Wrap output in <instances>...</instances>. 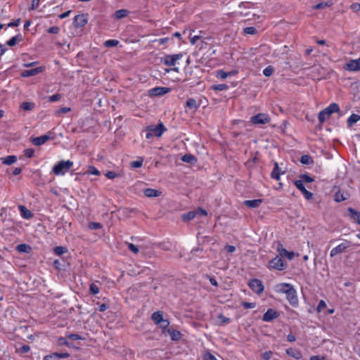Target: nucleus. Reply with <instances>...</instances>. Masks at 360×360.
<instances>
[{
  "label": "nucleus",
  "instance_id": "09e8293b",
  "mask_svg": "<svg viewBox=\"0 0 360 360\" xmlns=\"http://www.w3.org/2000/svg\"><path fill=\"white\" fill-rule=\"evenodd\" d=\"M89 290L91 294L96 295L99 292V288L96 284L92 283L90 285Z\"/></svg>",
  "mask_w": 360,
  "mask_h": 360
},
{
  "label": "nucleus",
  "instance_id": "774afa93",
  "mask_svg": "<svg viewBox=\"0 0 360 360\" xmlns=\"http://www.w3.org/2000/svg\"><path fill=\"white\" fill-rule=\"evenodd\" d=\"M310 360H327L326 356H321L318 355L311 356Z\"/></svg>",
  "mask_w": 360,
  "mask_h": 360
},
{
  "label": "nucleus",
  "instance_id": "4be33fe9",
  "mask_svg": "<svg viewBox=\"0 0 360 360\" xmlns=\"http://www.w3.org/2000/svg\"><path fill=\"white\" fill-rule=\"evenodd\" d=\"M347 211L351 219H352L360 225V212L352 207H349Z\"/></svg>",
  "mask_w": 360,
  "mask_h": 360
},
{
  "label": "nucleus",
  "instance_id": "bb28decb",
  "mask_svg": "<svg viewBox=\"0 0 360 360\" xmlns=\"http://www.w3.org/2000/svg\"><path fill=\"white\" fill-rule=\"evenodd\" d=\"M18 209L20 212L22 217L25 219H30L32 217V213L27 210L24 205H19Z\"/></svg>",
  "mask_w": 360,
  "mask_h": 360
},
{
  "label": "nucleus",
  "instance_id": "412c9836",
  "mask_svg": "<svg viewBox=\"0 0 360 360\" xmlns=\"http://www.w3.org/2000/svg\"><path fill=\"white\" fill-rule=\"evenodd\" d=\"M286 354L295 359H300L302 357L301 352L294 348L287 349Z\"/></svg>",
  "mask_w": 360,
  "mask_h": 360
},
{
  "label": "nucleus",
  "instance_id": "f03ea898",
  "mask_svg": "<svg viewBox=\"0 0 360 360\" xmlns=\"http://www.w3.org/2000/svg\"><path fill=\"white\" fill-rule=\"evenodd\" d=\"M73 165V162L70 160H62L58 162L53 167L52 172L56 175H62L64 174L66 172H68L70 167Z\"/></svg>",
  "mask_w": 360,
  "mask_h": 360
},
{
  "label": "nucleus",
  "instance_id": "a19ab883",
  "mask_svg": "<svg viewBox=\"0 0 360 360\" xmlns=\"http://www.w3.org/2000/svg\"><path fill=\"white\" fill-rule=\"evenodd\" d=\"M157 325H159L160 327L163 330V333H165L167 331L166 329H167L169 322L167 319H162L161 322L158 323Z\"/></svg>",
  "mask_w": 360,
  "mask_h": 360
},
{
  "label": "nucleus",
  "instance_id": "20e7f679",
  "mask_svg": "<svg viewBox=\"0 0 360 360\" xmlns=\"http://www.w3.org/2000/svg\"><path fill=\"white\" fill-rule=\"evenodd\" d=\"M183 57V53H178L174 55H166L161 58V62L167 66H174L178 60Z\"/></svg>",
  "mask_w": 360,
  "mask_h": 360
},
{
  "label": "nucleus",
  "instance_id": "338daca9",
  "mask_svg": "<svg viewBox=\"0 0 360 360\" xmlns=\"http://www.w3.org/2000/svg\"><path fill=\"white\" fill-rule=\"evenodd\" d=\"M204 360H217V359L214 355L208 352L206 355H205Z\"/></svg>",
  "mask_w": 360,
  "mask_h": 360
},
{
  "label": "nucleus",
  "instance_id": "c85d7f7f",
  "mask_svg": "<svg viewBox=\"0 0 360 360\" xmlns=\"http://www.w3.org/2000/svg\"><path fill=\"white\" fill-rule=\"evenodd\" d=\"M181 160L187 163L195 164L197 162V158L191 154H185L181 158Z\"/></svg>",
  "mask_w": 360,
  "mask_h": 360
},
{
  "label": "nucleus",
  "instance_id": "6e6d98bb",
  "mask_svg": "<svg viewBox=\"0 0 360 360\" xmlns=\"http://www.w3.org/2000/svg\"><path fill=\"white\" fill-rule=\"evenodd\" d=\"M18 350L21 354H25V353H27L28 352H30V347L29 345H24L21 346Z\"/></svg>",
  "mask_w": 360,
  "mask_h": 360
},
{
  "label": "nucleus",
  "instance_id": "4468645a",
  "mask_svg": "<svg viewBox=\"0 0 360 360\" xmlns=\"http://www.w3.org/2000/svg\"><path fill=\"white\" fill-rule=\"evenodd\" d=\"M70 356L68 352H54L44 356V360H59L60 359H65Z\"/></svg>",
  "mask_w": 360,
  "mask_h": 360
},
{
  "label": "nucleus",
  "instance_id": "473e14b6",
  "mask_svg": "<svg viewBox=\"0 0 360 360\" xmlns=\"http://www.w3.org/2000/svg\"><path fill=\"white\" fill-rule=\"evenodd\" d=\"M15 249L18 252L29 253L31 251L32 248L27 244H20L16 246Z\"/></svg>",
  "mask_w": 360,
  "mask_h": 360
},
{
  "label": "nucleus",
  "instance_id": "5701e85b",
  "mask_svg": "<svg viewBox=\"0 0 360 360\" xmlns=\"http://www.w3.org/2000/svg\"><path fill=\"white\" fill-rule=\"evenodd\" d=\"M143 193L146 197L153 198L160 196L161 195V191L148 188L143 190Z\"/></svg>",
  "mask_w": 360,
  "mask_h": 360
},
{
  "label": "nucleus",
  "instance_id": "2f4dec72",
  "mask_svg": "<svg viewBox=\"0 0 360 360\" xmlns=\"http://www.w3.org/2000/svg\"><path fill=\"white\" fill-rule=\"evenodd\" d=\"M360 120V115L357 114H352L347 119L348 127H352L354 124Z\"/></svg>",
  "mask_w": 360,
  "mask_h": 360
},
{
  "label": "nucleus",
  "instance_id": "c9c22d12",
  "mask_svg": "<svg viewBox=\"0 0 360 360\" xmlns=\"http://www.w3.org/2000/svg\"><path fill=\"white\" fill-rule=\"evenodd\" d=\"M186 106L191 110H197L198 108L196 101L193 98H190L186 101Z\"/></svg>",
  "mask_w": 360,
  "mask_h": 360
},
{
  "label": "nucleus",
  "instance_id": "9d476101",
  "mask_svg": "<svg viewBox=\"0 0 360 360\" xmlns=\"http://www.w3.org/2000/svg\"><path fill=\"white\" fill-rule=\"evenodd\" d=\"M351 245V242L348 240H345L344 243L338 245L330 251V256L331 257H335V255L343 252L347 248H349Z\"/></svg>",
  "mask_w": 360,
  "mask_h": 360
},
{
  "label": "nucleus",
  "instance_id": "c03bdc74",
  "mask_svg": "<svg viewBox=\"0 0 360 360\" xmlns=\"http://www.w3.org/2000/svg\"><path fill=\"white\" fill-rule=\"evenodd\" d=\"M300 177L301 179L300 180H302V182L304 181L306 183H311L314 181V179L312 177H311L307 174H301Z\"/></svg>",
  "mask_w": 360,
  "mask_h": 360
},
{
  "label": "nucleus",
  "instance_id": "e2e57ef3",
  "mask_svg": "<svg viewBox=\"0 0 360 360\" xmlns=\"http://www.w3.org/2000/svg\"><path fill=\"white\" fill-rule=\"evenodd\" d=\"M59 27L57 26H53L49 28L48 32L50 34H58L59 32Z\"/></svg>",
  "mask_w": 360,
  "mask_h": 360
},
{
  "label": "nucleus",
  "instance_id": "39448f33",
  "mask_svg": "<svg viewBox=\"0 0 360 360\" xmlns=\"http://www.w3.org/2000/svg\"><path fill=\"white\" fill-rule=\"evenodd\" d=\"M287 264L283 261L281 257L276 256L269 262V268L274 269L278 271H282L285 269Z\"/></svg>",
  "mask_w": 360,
  "mask_h": 360
},
{
  "label": "nucleus",
  "instance_id": "ea45409f",
  "mask_svg": "<svg viewBox=\"0 0 360 360\" xmlns=\"http://www.w3.org/2000/svg\"><path fill=\"white\" fill-rule=\"evenodd\" d=\"M68 252V249L63 246H57L54 248V253L57 255H61Z\"/></svg>",
  "mask_w": 360,
  "mask_h": 360
},
{
  "label": "nucleus",
  "instance_id": "0eeeda50",
  "mask_svg": "<svg viewBox=\"0 0 360 360\" xmlns=\"http://www.w3.org/2000/svg\"><path fill=\"white\" fill-rule=\"evenodd\" d=\"M270 117L265 113H259L251 117L250 121L254 124H264L270 122Z\"/></svg>",
  "mask_w": 360,
  "mask_h": 360
},
{
  "label": "nucleus",
  "instance_id": "9b49d317",
  "mask_svg": "<svg viewBox=\"0 0 360 360\" xmlns=\"http://www.w3.org/2000/svg\"><path fill=\"white\" fill-rule=\"evenodd\" d=\"M294 184L297 187V188L299 189L302 192V193L304 195V198L307 200H309L312 199L313 193H311L310 191H307L305 188L302 180L295 181Z\"/></svg>",
  "mask_w": 360,
  "mask_h": 360
},
{
  "label": "nucleus",
  "instance_id": "4c0bfd02",
  "mask_svg": "<svg viewBox=\"0 0 360 360\" xmlns=\"http://www.w3.org/2000/svg\"><path fill=\"white\" fill-rule=\"evenodd\" d=\"M300 162L303 165H310L313 163V159L308 155H304L301 157Z\"/></svg>",
  "mask_w": 360,
  "mask_h": 360
},
{
  "label": "nucleus",
  "instance_id": "7c9ffc66",
  "mask_svg": "<svg viewBox=\"0 0 360 360\" xmlns=\"http://www.w3.org/2000/svg\"><path fill=\"white\" fill-rule=\"evenodd\" d=\"M151 319L155 324H158L160 322H161L162 320L163 319L162 311H158L154 312L151 316Z\"/></svg>",
  "mask_w": 360,
  "mask_h": 360
},
{
  "label": "nucleus",
  "instance_id": "de8ad7c7",
  "mask_svg": "<svg viewBox=\"0 0 360 360\" xmlns=\"http://www.w3.org/2000/svg\"><path fill=\"white\" fill-rule=\"evenodd\" d=\"M89 228L91 230L100 229L102 228V224L98 222H90L89 223Z\"/></svg>",
  "mask_w": 360,
  "mask_h": 360
},
{
  "label": "nucleus",
  "instance_id": "37998d69",
  "mask_svg": "<svg viewBox=\"0 0 360 360\" xmlns=\"http://www.w3.org/2000/svg\"><path fill=\"white\" fill-rule=\"evenodd\" d=\"M274 72V68L271 65L267 66L264 70L263 74L266 77H270Z\"/></svg>",
  "mask_w": 360,
  "mask_h": 360
},
{
  "label": "nucleus",
  "instance_id": "72a5a7b5",
  "mask_svg": "<svg viewBox=\"0 0 360 360\" xmlns=\"http://www.w3.org/2000/svg\"><path fill=\"white\" fill-rule=\"evenodd\" d=\"M22 37L21 34H18L15 37H13L11 39H9L6 44L9 46H15L18 42L22 40Z\"/></svg>",
  "mask_w": 360,
  "mask_h": 360
},
{
  "label": "nucleus",
  "instance_id": "f257e3e1",
  "mask_svg": "<svg viewBox=\"0 0 360 360\" xmlns=\"http://www.w3.org/2000/svg\"><path fill=\"white\" fill-rule=\"evenodd\" d=\"M166 130L167 129L162 122H160L158 125L147 126L145 129L146 131V138L150 139L154 136L160 137Z\"/></svg>",
  "mask_w": 360,
  "mask_h": 360
},
{
  "label": "nucleus",
  "instance_id": "e433bc0d",
  "mask_svg": "<svg viewBox=\"0 0 360 360\" xmlns=\"http://www.w3.org/2000/svg\"><path fill=\"white\" fill-rule=\"evenodd\" d=\"M326 109L328 110L329 114H331V115L334 112H338L340 111L339 105H338V104H337L335 103H333L330 104L329 106H328L326 108Z\"/></svg>",
  "mask_w": 360,
  "mask_h": 360
},
{
  "label": "nucleus",
  "instance_id": "58836bf2",
  "mask_svg": "<svg viewBox=\"0 0 360 360\" xmlns=\"http://www.w3.org/2000/svg\"><path fill=\"white\" fill-rule=\"evenodd\" d=\"M34 107V104L31 102H23L20 105V108L24 110H32Z\"/></svg>",
  "mask_w": 360,
  "mask_h": 360
},
{
  "label": "nucleus",
  "instance_id": "ddd939ff",
  "mask_svg": "<svg viewBox=\"0 0 360 360\" xmlns=\"http://www.w3.org/2000/svg\"><path fill=\"white\" fill-rule=\"evenodd\" d=\"M279 312L273 309H269L263 315L262 320L264 321L269 322L276 319L279 316Z\"/></svg>",
  "mask_w": 360,
  "mask_h": 360
},
{
  "label": "nucleus",
  "instance_id": "6ab92c4d",
  "mask_svg": "<svg viewBox=\"0 0 360 360\" xmlns=\"http://www.w3.org/2000/svg\"><path fill=\"white\" fill-rule=\"evenodd\" d=\"M284 173H285V172H281V169L279 168L278 162H274V169H273V171L271 173V178H273V179H274L276 180H279L281 174H284Z\"/></svg>",
  "mask_w": 360,
  "mask_h": 360
},
{
  "label": "nucleus",
  "instance_id": "393cba45",
  "mask_svg": "<svg viewBox=\"0 0 360 360\" xmlns=\"http://www.w3.org/2000/svg\"><path fill=\"white\" fill-rule=\"evenodd\" d=\"M290 285V283H278L275 286V290L276 292L278 293H284L285 294L288 291V289H289V286Z\"/></svg>",
  "mask_w": 360,
  "mask_h": 360
},
{
  "label": "nucleus",
  "instance_id": "69168bd1",
  "mask_svg": "<svg viewBox=\"0 0 360 360\" xmlns=\"http://www.w3.org/2000/svg\"><path fill=\"white\" fill-rule=\"evenodd\" d=\"M351 9L355 12L360 11V3H354L351 5Z\"/></svg>",
  "mask_w": 360,
  "mask_h": 360
},
{
  "label": "nucleus",
  "instance_id": "6e6552de",
  "mask_svg": "<svg viewBox=\"0 0 360 360\" xmlns=\"http://www.w3.org/2000/svg\"><path fill=\"white\" fill-rule=\"evenodd\" d=\"M343 69L350 72L360 71V57L358 59H352L344 65Z\"/></svg>",
  "mask_w": 360,
  "mask_h": 360
},
{
  "label": "nucleus",
  "instance_id": "49530a36",
  "mask_svg": "<svg viewBox=\"0 0 360 360\" xmlns=\"http://www.w3.org/2000/svg\"><path fill=\"white\" fill-rule=\"evenodd\" d=\"M119 44V41L115 39H110L104 43V46L105 47H114L116 46Z\"/></svg>",
  "mask_w": 360,
  "mask_h": 360
},
{
  "label": "nucleus",
  "instance_id": "cd10ccee",
  "mask_svg": "<svg viewBox=\"0 0 360 360\" xmlns=\"http://www.w3.org/2000/svg\"><path fill=\"white\" fill-rule=\"evenodd\" d=\"M129 13L127 9H120L115 12L113 17L115 19L120 20L126 17Z\"/></svg>",
  "mask_w": 360,
  "mask_h": 360
},
{
  "label": "nucleus",
  "instance_id": "c756f323",
  "mask_svg": "<svg viewBox=\"0 0 360 360\" xmlns=\"http://www.w3.org/2000/svg\"><path fill=\"white\" fill-rule=\"evenodd\" d=\"M330 115L331 114H329L328 110L326 108L319 113V120L321 123H323Z\"/></svg>",
  "mask_w": 360,
  "mask_h": 360
},
{
  "label": "nucleus",
  "instance_id": "052dcab7",
  "mask_svg": "<svg viewBox=\"0 0 360 360\" xmlns=\"http://www.w3.org/2000/svg\"><path fill=\"white\" fill-rule=\"evenodd\" d=\"M273 352L271 351L265 352L262 354L263 360H269L272 356Z\"/></svg>",
  "mask_w": 360,
  "mask_h": 360
},
{
  "label": "nucleus",
  "instance_id": "aec40b11",
  "mask_svg": "<svg viewBox=\"0 0 360 360\" xmlns=\"http://www.w3.org/2000/svg\"><path fill=\"white\" fill-rule=\"evenodd\" d=\"M170 91L169 88L166 87H155L150 89V93L153 96H162Z\"/></svg>",
  "mask_w": 360,
  "mask_h": 360
},
{
  "label": "nucleus",
  "instance_id": "f704fd0d",
  "mask_svg": "<svg viewBox=\"0 0 360 360\" xmlns=\"http://www.w3.org/2000/svg\"><path fill=\"white\" fill-rule=\"evenodd\" d=\"M1 160H2V163L10 165L16 162L17 158L15 155H8L4 158H1Z\"/></svg>",
  "mask_w": 360,
  "mask_h": 360
},
{
  "label": "nucleus",
  "instance_id": "423d86ee",
  "mask_svg": "<svg viewBox=\"0 0 360 360\" xmlns=\"http://www.w3.org/2000/svg\"><path fill=\"white\" fill-rule=\"evenodd\" d=\"M285 295L287 300L292 306L296 307L298 305V298L297 296V292L291 284L289 286V289H288V291L286 292Z\"/></svg>",
  "mask_w": 360,
  "mask_h": 360
},
{
  "label": "nucleus",
  "instance_id": "8fccbe9b",
  "mask_svg": "<svg viewBox=\"0 0 360 360\" xmlns=\"http://www.w3.org/2000/svg\"><path fill=\"white\" fill-rule=\"evenodd\" d=\"M243 32L247 34H255L257 33V30L254 27H247L244 28Z\"/></svg>",
  "mask_w": 360,
  "mask_h": 360
},
{
  "label": "nucleus",
  "instance_id": "3c124183",
  "mask_svg": "<svg viewBox=\"0 0 360 360\" xmlns=\"http://www.w3.org/2000/svg\"><path fill=\"white\" fill-rule=\"evenodd\" d=\"M231 72H226L222 70H218L217 76L221 79H226L229 75H231Z\"/></svg>",
  "mask_w": 360,
  "mask_h": 360
},
{
  "label": "nucleus",
  "instance_id": "864d4df0",
  "mask_svg": "<svg viewBox=\"0 0 360 360\" xmlns=\"http://www.w3.org/2000/svg\"><path fill=\"white\" fill-rule=\"evenodd\" d=\"M241 305L245 309H253L256 307V304L255 302H243L241 303Z\"/></svg>",
  "mask_w": 360,
  "mask_h": 360
},
{
  "label": "nucleus",
  "instance_id": "0e129e2a",
  "mask_svg": "<svg viewBox=\"0 0 360 360\" xmlns=\"http://www.w3.org/2000/svg\"><path fill=\"white\" fill-rule=\"evenodd\" d=\"M326 304L325 303V302L323 300H321L319 302V304L317 306V311L319 312L321 311L323 309L326 308Z\"/></svg>",
  "mask_w": 360,
  "mask_h": 360
},
{
  "label": "nucleus",
  "instance_id": "79ce46f5",
  "mask_svg": "<svg viewBox=\"0 0 360 360\" xmlns=\"http://www.w3.org/2000/svg\"><path fill=\"white\" fill-rule=\"evenodd\" d=\"M229 88V86L225 84H214L212 86V89L216 91H224Z\"/></svg>",
  "mask_w": 360,
  "mask_h": 360
},
{
  "label": "nucleus",
  "instance_id": "a211bd4d",
  "mask_svg": "<svg viewBox=\"0 0 360 360\" xmlns=\"http://www.w3.org/2000/svg\"><path fill=\"white\" fill-rule=\"evenodd\" d=\"M262 202L263 199L247 200L244 201L243 204L250 208H257L259 207Z\"/></svg>",
  "mask_w": 360,
  "mask_h": 360
},
{
  "label": "nucleus",
  "instance_id": "4d7b16f0",
  "mask_svg": "<svg viewBox=\"0 0 360 360\" xmlns=\"http://www.w3.org/2000/svg\"><path fill=\"white\" fill-rule=\"evenodd\" d=\"M88 173L91 174L98 175V176L100 175V174H101L100 172L94 166L89 167Z\"/></svg>",
  "mask_w": 360,
  "mask_h": 360
},
{
  "label": "nucleus",
  "instance_id": "f8f14e48",
  "mask_svg": "<svg viewBox=\"0 0 360 360\" xmlns=\"http://www.w3.org/2000/svg\"><path fill=\"white\" fill-rule=\"evenodd\" d=\"M88 22L87 15L80 14L77 15L74 18L73 24L77 28L83 27Z\"/></svg>",
  "mask_w": 360,
  "mask_h": 360
},
{
  "label": "nucleus",
  "instance_id": "f3484780",
  "mask_svg": "<svg viewBox=\"0 0 360 360\" xmlns=\"http://www.w3.org/2000/svg\"><path fill=\"white\" fill-rule=\"evenodd\" d=\"M42 71H43V68L42 67H38L37 68L24 70L21 73V75H22V77H31V76L36 75L41 72Z\"/></svg>",
  "mask_w": 360,
  "mask_h": 360
},
{
  "label": "nucleus",
  "instance_id": "1a4fd4ad",
  "mask_svg": "<svg viewBox=\"0 0 360 360\" xmlns=\"http://www.w3.org/2000/svg\"><path fill=\"white\" fill-rule=\"evenodd\" d=\"M249 287L255 293L260 295L263 292L264 287L262 282L257 278L250 280Z\"/></svg>",
  "mask_w": 360,
  "mask_h": 360
},
{
  "label": "nucleus",
  "instance_id": "dca6fc26",
  "mask_svg": "<svg viewBox=\"0 0 360 360\" xmlns=\"http://www.w3.org/2000/svg\"><path fill=\"white\" fill-rule=\"evenodd\" d=\"M50 139H51V137L47 134H45V135H43L41 136L33 138V139H32L31 141H32V143L34 144V146H41V145L45 143L46 141H48Z\"/></svg>",
  "mask_w": 360,
  "mask_h": 360
},
{
  "label": "nucleus",
  "instance_id": "bf43d9fd",
  "mask_svg": "<svg viewBox=\"0 0 360 360\" xmlns=\"http://www.w3.org/2000/svg\"><path fill=\"white\" fill-rule=\"evenodd\" d=\"M67 338L71 340H77L83 339L79 335L75 333L68 335Z\"/></svg>",
  "mask_w": 360,
  "mask_h": 360
},
{
  "label": "nucleus",
  "instance_id": "2eb2a0df",
  "mask_svg": "<svg viewBox=\"0 0 360 360\" xmlns=\"http://www.w3.org/2000/svg\"><path fill=\"white\" fill-rule=\"evenodd\" d=\"M277 251L278 252L281 257H286L289 260L294 258L295 253L293 252H289L283 247V245L279 243L277 247Z\"/></svg>",
  "mask_w": 360,
  "mask_h": 360
},
{
  "label": "nucleus",
  "instance_id": "a18cd8bd",
  "mask_svg": "<svg viewBox=\"0 0 360 360\" xmlns=\"http://www.w3.org/2000/svg\"><path fill=\"white\" fill-rule=\"evenodd\" d=\"M217 319L221 324H226L231 321L229 318L225 317L222 314H219Z\"/></svg>",
  "mask_w": 360,
  "mask_h": 360
},
{
  "label": "nucleus",
  "instance_id": "5fc2aeb1",
  "mask_svg": "<svg viewBox=\"0 0 360 360\" xmlns=\"http://www.w3.org/2000/svg\"><path fill=\"white\" fill-rule=\"evenodd\" d=\"M128 248L134 254H137L139 252V250L137 246L134 245L133 243H127Z\"/></svg>",
  "mask_w": 360,
  "mask_h": 360
},
{
  "label": "nucleus",
  "instance_id": "13d9d810",
  "mask_svg": "<svg viewBox=\"0 0 360 360\" xmlns=\"http://www.w3.org/2000/svg\"><path fill=\"white\" fill-rule=\"evenodd\" d=\"M24 154L27 158H32L34 154V150L32 148H27L24 150Z\"/></svg>",
  "mask_w": 360,
  "mask_h": 360
},
{
  "label": "nucleus",
  "instance_id": "b1692460",
  "mask_svg": "<svg viewBox=\"0 0 360 360\" xmlns=\"http://www.w3.org/2000/svg\"><path fill=\"white\" fill-rule=\"evenodd\" d=\"M349 195L347 192H342L341 191H338L335 194V200L336 202H342L347 200L349 198Z\"/></svg>",
  "mask_w": 360,
  "mask_h": 360
},
{
  "label": "nucleus",
  "instance_id": "a878e982",
  "mask_svg": "<svg viewBox=\"0 0 360 360\" xmlns=\"http://www.w3.org/2000/svg\"><path fill=\"white\" fill-rule=\"evenodd\" d=\"M167 332L169 333L172 340L176 341L181 338V334L179 330L167 328Z\"/></svg>",
  "mask_w": 360,
  "mask_h": 360
},
{
  "label": "nucleus",
  "instance_id": "7ed1b4c3",
  "mask_svg": "<svg viewBox=\"0 0 360 360\" xmlns=\"http://www.w3.org/2000/svg\"><path fill=\"white\" fill-rule=\"evenodd\" d=\"M207 214V212L205 210L202 208H198L197 210L188 212L186 214H184L182 215V219L184 221H190L191 219H193L197 216H206Z\"/></svg>",
  "mask_w": 360,
  "mask_h": 360
},
{
  "label": "nucleus",
  "instance_id": "680f3d73",
  "mask_svg": "<svg viewBox=\"0 0 360 360\" xmlns=\"http://www.w3.org/2000/svg\"><path fill=\"white\" fill-rule=\"evenodd\" d=\"M143 160H136L131 162V166L133 168H139L142 166Z\"/></svg>",
  "mask_w": 360,
  "mask_h": 360
},
{
  "label": "nucleus",
  "instance_id": "603ef678",
  "mask_svg": "<svg viewBox=\"0 0 360 360\" xmlns=\"http://www.w3.org/2000/svg\"><path fill=\"white\" fill-rule=\"evenodd\" d=\"M105 176L108 178V179H113L117 176H120V174H117L115 172H112V171H108L105 173Z\"/></svg>",
  "mask_w": 360,
  "mask_h": 360
}]
</instances>
